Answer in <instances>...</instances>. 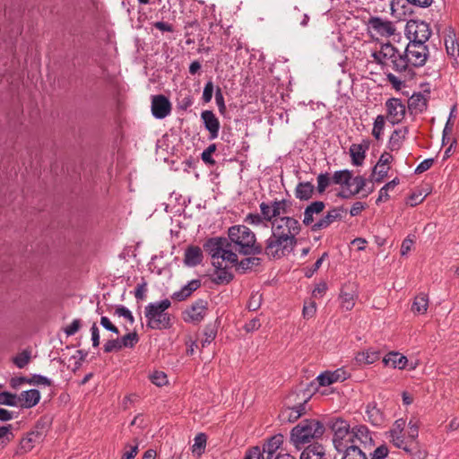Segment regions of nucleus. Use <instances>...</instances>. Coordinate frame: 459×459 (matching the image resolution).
Masks as SVG:
<instances>
[{
    "label": "nucleus",
    "instance_id": "1",
    "mask_svg": "<svg viewBox=\"0 0 459 459\" xmlns=\"http://www.w3.org/2000/svg\"><path fill=\"white\" fill-rule=\"evenodd\" d=\"M299 221L293 216H281L271 223V236L264 241V255L269 259H280L290 255L301 232Z\"/></svg>",
    "mask_w": 459,
    "mask_h": 459
},
{
    "label": "nucleus",
    "instance_id": "2",
    "mask_svg": "<svg viewBox=\"0 0 459 459\" xmlns=\"http://www.w3.org/2000/svg\"><path fill=\"white\" fill-rule=\"evenodd\" d=\"M229 242L241 255H264V247L257 243L255 234L245 225H234L228 230Z\"/></svg>",
    "mask_w": 459,
    "mask_h": 459
},
{
    "label": "nucleus",
    "instance_id": "3",
    "mask_svg": "<svg viewBox=\"0 0 459 459\" xmlns=\"http://www.w3.org/2000/svg\"><path fill=\"white\" fill-rule=\"evenodd\" d=\"M325 431V425L316 419H304L290 431V443L300 450L312 440L321 438Z\"/></svg>",
    "mask_w": 459,
    "mask_h": 459
},
{
    "label": "nucleus",
    "instance_id": "4",
    "mask_svg": "<svg viewBox=\"0 0 459 459\" xmlns=\"http://www.w3.org/2000/svg\"><path fill=\"white\" fill-rule=\"evenodd\" d=\"M171 306L169 299H165L159 302L149 303L144 308V316L147 319V327L151 329H169L172 323V316L166 312Z\"/></svg>",
    "mask_w": 459,
    "mask_h": 459
},
{
    "label": "nucleus",
    "instance_id": "5",
    "mask_svg": "<svg viewBox=\"0 0 459 459\" xmlns=\"http://www.w3.org/2000/svg\"><path fill=\"white\" fill-rule=\"evenodd\" d=\"M327 426L333 433V444L336 451L343 450L346 446L352 444L351 428L347 420L333 418L328 420Z\"/></svg>",
    "mask_w": 459,
    "mask_h": 459
},
{
    "label": "nucleus",
    "instance_id": "6",
    "mask_svg": "<svg viewBox=\"0 0 459 459\" xmlns=\"http://www.w3.org/2000/svg\"><path fill=\"white\" fill-rule=\"evenodd\" d=\"M403 54L406 56L407 62L410 63L411 66L418 68L425 65L429 51L426 44H421L418 41H409Z\"/></svg>",
    "mask_w": 459,
    "mask_h": 459
},
{
    "label": "nucleus",
    "instance_id": "7",
    "mask_svg": "<svg viewBox=\"0 0 459 459\" xmlns=\"http://www.w3.org/2000/svg\"><path fill=\"white\" fill-rule=\"evenodd\" d=\"M429 24L423 21L410 20L405 26V35L409 41L426 44L431 36Z\"/></svg>",
    "mask_w": 459,
    "mask_h": 459
},
{
    "label": "nucleus",
    "instance_id": "8",
    "mask_svg": "<svg viewBox=\"0 0 459 459\" xmlns=\"http://www.w3.org/2000/svg\"><path fill=\"white\" fill-rule=\"evenodd\" d=\"M207 310V300L199 299L183 312V319L186 323L198 324L204 320Z\"/></svg>",
    "mask_w": 459,
    "mask_h": 459
},
{
    "label": "nucleus",
    "instance_id": "9",
    "mask_svg": "<svg viewBox=\"0 0 459 459\" xmlns=\"http://www.w3.org/2000/svg\"><path fill=\"white\" fill-rule=\"evenodd\" d=\"M45 437L44 423L38 421L35 429L29 432L26 437H22L20 441L21 453H28L35 446L43 441Z\"/></svg>",
    "mask_w": 459,
    "mask_h": 459
},
{
    "label": "nucleus",
    "instance_id": "10",
    "mask_svg": "<svg viewBox=\"0 0 459 459\" xmlns=\"http://www.w3.org/2000/svg\"><path fill=\"white\" fill-rule=\"evenodd\" d=\"M386 117L392 125L399 124L405 117L406 109L401 99L390 98L385 101Z\"/></svg>",
    "mask_w": 459,
    "mask_h": 459
},
{
    "label": "nucleus",
    "instance_id": "11",
    "mask_svg": "<svg viewBox=\"0 0 459 459\" xmlns=\"http://www.w3.org/2000/svg\"><path fill=\"white\" fill-rule=\"evenodd\" d=\"M325 208L323 201H314L305 207L302 224L309 227L312 232H316L314 226L316 225V217L321 214Z\"/></svg>",
    "mask_w": 459,
    "mask_h": 459
},
{
    "label": "nucleus",
    "instance_id": "12",
    "mask_svg": "<svg viewBox=\"0 0 459 459\" xmlns=\"http://www.w3.org/2000/svg\"><path fill=\"white\" fill-rule=\"evenodd\" d=\"M230 247V242L227 238L216 237L211 238L204 244V251L212 256V259L220 258L224 248Z\"/></svg>",
    "mask_w": 459,
    "mask_h": 459
},
{
    "label": "nucleus",
    "instance_id": "13",
    "mask_svg": "<svg viewBox=\"0 0 459 459\" xmlns=\"http://www.w3.org/2000/svg\"><path fill=\"white\" fill-rule=\"evenodd\" d=\"M171 111V103L169 100L162 95H154L152 100V113L157 119H163L169 115Z\"/></svg>",
    "mask_w": 459,
    "mask_h": 459
},
{
    "label": "nucleus",
    "instance_id": "14",
    "mask_svg": "<svg viewBox=\"0 0 459 459\" xmlns=\"http://www.w3.org/2000/svg\"><path fill=\"white\" fill-rule=\"evenodd\" d=\"M346 212L347 210L343 206L333 207L328 210L326 214L316 221L314 230H322L328 228L334 221H341L343 218V213Z\"/></svg>",
    "mask_w": 459,
    "mask_h": 459
},
{
    "label": "nucleus",
    "instance_id": "15",
    "mask_svg": "<svg viewBox=\"0 0 459 459\" xmlns=\"http://www.w3.org/2000/svg\"><path fill=\"white\" fill-rule=\"evenodd\" d=\"M351 439L352 444L363 445L365 448L367 446L371 447L374 445L371 433L365 425H356L351 428Z\"/></svg>",
    "mask_w": 459,
    "mask_h": 459
},
{
    "label": "nucleus",
    "instance_id": "16",
    "mask_svg": "<svg viewBox=\"0 0 459 459\" xmlns=\"http://www.w3.org/2000/svg\"><path fill=\"white\" fill-rule=\"evenodd\" d=\"M368 25L370 29L376 31L382 37H389L394 34L395 28L390 21L383 20L380 17L375 16L368 20Z\"/></svg>",
    "mask_w": 459,
    "mask_h": 459
},
{
    "label": "nucleus",
    "instance_id": "17",
    "mask_svg": "<svg viewBox=\"0 0 459 459\" xmlns=\"http://www.w3.org/2000/svg\"><path fill=\"white\" fill-rule=\"evenodd\" d=\"M201 119L204 128L209 132V140H214L219 135L220 121L212 110H204Z\"/></svg>",
    "mask_w": 459,
    "mask_h": 459
},
{
    "label": "nucleus",
    "instance_id": "18",
    "mask_svg": "<svg viewBox=\"0 0 459 459\" xmlns=\"http://www.w3.org/2000/svg\"><path fill=\"white\" fill-rule=\"evenodd\" d=\"M214 266V273L212 275V281L217 285L230 283L234 275L229 271L228 267H222L221 262H212Z\"/></svg>",
    "mask_w": 459,
    "mask_h": 459
},
{
    "label": "nucleus",
    "instance_id": "19",
    "mask_svg": "<svg viewBox=\"0 0 459 459\" xmlns=\"http://www.w3.org/2000/svg\"><path fill=\"white\" fill-rule=\"evenodd\" d=\"M356 297V287L354 283H346L341 289L340 299L342 307L346 310H351L354 307Z\"/></svg>",
    "mask_w": 459,
    "mask_h": 459
},
{
    "label": "nucleus",
    "instance_id": "20",
    "mask_svg": "<svg viewBox=\"0 0 459 459\" xmlns=\"http://www.w3.org/2000/svg\"><path fill=\"white\" fill-rule=\"evenodd\" d=\"M393 69L399 73L404 74L408 78H412L415 75V72L411 66L410 63L407 62L406 56L403 53L396 55V56L391 61Z\"/></svg>",
    "mask_w": 459,
    "mask_h": 459
},
{
    "label": "nucleus",
    "instance_id": "21",
    "mask_svg": "<svg viewBox=\"0 0 459 459\" xmlns=\"http://www.w3.org/2000/svg\"><path fill=\"white\" fill-rule=\"evenodd\" d=\"M40 400V393L37 389H30L23 391L18 396V402L22 408L30 409L39 403Z\"/></svg>",
    "mask_w": 459,
    "mask_h": 459
},
{
    "label": "nucleus",
    "instance_id": "22",
    "mask_svg": "<svg viewBox=\"0 0 459 459\" xmlns=\"http://www.w3.org/2000/svg\"><path fill=\"white\" fill-rule=\"evenodd\" d=\"M204 255L201 247L198 246H189L185 250L184 264L189 267H195L200 264Z\"/></svg>",
    "mask_w": 459,
    "mask_h": 459
},
{
    "label": "nucleus",
    "instance_id": "23",
    "mask_svg": "<svg viewBox=\"0 0 459 459\" xmlns=\"http://www.w3.org/2000/svg\"><path fill=\"white\" fill-rule=\"evenodd\" d=\"M247 257L241 259L238 263L237 272L240 274H245L252 271H256V268L261 266L263 259L257 255H246Z\"/></svg>",
    "mask_w": 459,
    "mask_h": 459
},
{
    "label": "nucleus",
    "instance_id": "24",
    "mask_svg": "<svg viewBox=\"0 0 459 459\" xmlns=\"http://www.w3.org/2000/svg\"><path fill=\"white\" fill-rule=\"evenodd\" d=\"M366 415L368 421L373 426H382L385 423V415L383 411L377 407L376 402H371L367 404Z\"/></svg>",
    "mask_w": 459,
    "mask_h": 459
},
{
    "label": "nucleus",
    "instance_id": "25",
    "mask_svg": "<svg viewBox=\"0 0 459 459\" xmlns=\"http://www.w3.org/2000/svg\"><path fill=\"white\" fill-rule=\"evenodd\" d=\"M300 459H326L325 449L316 442L310 444L302 451Z\"/></svg>",
    "mask_w": 459,
    "mask_h": 459
},
{
    "label": "nucleus",
    "instance_id": "26",
    "mask_svg": "<svg viewBox=\"0 0 459 459\" xmlns=\"http://www.w3.org/2000/svg\"><path fill=\"white\" fill-rule=\"evenodd\" d=\"M315 193V186L311 182H299L294 190L295 197L300 201L310 200Z\"/></svg>",
    "mask_w": 459,
    "mask_h": 459
},
{
    "label": "nucleus",
    "instance_id": "27",
    "mask_svg": "<svg viewBox=\"0 0 459 459\" xmlns=\"http://www.w3.org/2000/svg\"><path fill=\"white\" fill-rule=\"evenodd\" d=\"M369 143L366 142L365 144H351L350 147V155L351 162L355 166H360L365 160L366 151L368 149Z\"/></svg>",
    "mask_w": 459,
    "mask_h": 459
},
{
    "label": "nucleus",
    "instance_id": "28",
    "mask_svg": "<svg viewBox=\"0 0 459 459\" xmlns=\"http://www.w3.org/2000/svg\"><path fill=\"white\" fill-rule=\"evenodd\" d=\"M408 359L405 356L399 352L392 351L385 355L383 359V363L385 366H390L394 368L403 369L406 367Z\"/></svg>",
    "mask_w": 459,
    "mask_h": 459
},
{
    "label": "nucleus",
    "instance_id": "29",
    "mask_svg": "<svg viewBox=\"0 0 459 459\" xmlns=\"http://www.w3.org/2000/svg\"><path fill=\"white\" fill-rule=\"evenodd\" d=\"M367 179L362 176L352 177L351 185H355L354 189H348V191H341L337 196L342 199H348L355 195H358L365 186Z\"/></svg>",
    "mask_w": 459,
    "mask_h": 459
},
{
    "label": "nucleus",
    "instance_id": "30",
    "mask_svg": "<svg viewBox=\"0 0 459 459\" xmlns=\"http://www.w3.org/2000/svg\"><path fill=\"white\" fill-rule=\"evenodd\" d=\"M337 452L342 454V459H368L366 453L356 444H349L343 450Z\"/></svg>",
    "mask_w": 459,
    "mask_h": 459
},
{
    "label": "nucleus",
    "instance_id": "31",
    "mask_svg": "<svg viewBox=\"0 0 459 459\" xmlns=\"http://www.w3.org/2000/svg\"><path fill=\"white\" fill-rule=\"evenodd\" d=\"M380 358V351L375 349H368L367 351L358 352L355 359L356 361L361 365H369L378 360Z\"/></svg>",
    "mask_w": 459,
    "mask_h": 459
},
{
    "label": "nucleus",
    "instance_id": "32",
    "mask_svg": "<svg viewBox=\"0 0 459 459\" xmlns=\"http://www.w3.org/2000/svg\"><path fill=\"white\" fill-rule=\"evenodd\" d=\"M408 133L407 127L395 129L388 141V148L391 151H398L402 146V142L405 138V135Z\"/></svg>",
    "mask_w": 459,
    "mask_h": 459
},
{
    "label": "nucleus",
    "instance_id": "33",
    "mask_svg": "<svg viewBox=\"0 0 459 459\" xmlns=\"http://www.w3.org/2000/svg\"><path fill=\"white\" fill-rule=\"evenodd\" d=\"M273 215H275L276 218H281V214L282 216H286L285 214H288L292 206V201L289 199H282V200H277L275 199L273 201Z\"/></svg>",
    "mask_w": 459,
    "mask_h": 459
},
{
    "label": "nucleus",
    "instance_id": "34",
    "mask_svg": "<svg viewBox=\"0 0 459 459\" xmlns=\"http://www.w3.org/2000/svg\"><path fill=\"white\" fill-rule=\"evenodd\" d=\"M352 172L349 169L337 170L332 177V182L335 185L345 186L350 188L351 186Z\"/></svg>",
    "mask_w": 459,
    "mask_h": 459
},
{
    "label": "nucleus",
    "instance_id": "35",
    "mask_svg": "<svg viewBox=\"0 0 459 459\" xmlns=\"http://www.w3.org/2000/svg\"><path fill=\"white\" fill-rule=\"evenodd\" d=\"M427 106V100L423 97V95L420 92L413 94L408 101L409 109L414 110L419 113H422L424 110H426Z\"/></svg>",
    "mask_w": 459,
    "mask_h": 459
},
{
    "label": "nucleus",
    "instance_id": "36",
    "mask_svg": "<svg viewBox=\"0 0 459 459\" xmlns=\"http://www.w3.org/2000/svg\"><path fill=\"white\" fill-rule=\"evenodd\" d=\"M283 442V436L281 434L274 435L268 441L264 444L261 448L266 454H275Z\"/></svg>",
    "mask_w": 459,
    "mask_h": 459
},
{
    "label": "nucleus",
    "instance_id": "37",
    "mask_svg": "<svg viewBox=\"0 0 459 459\" xmlns=\"http://www.w3.org/2000/svg\"><path fill=\"white\" fill-rule=\"evenodd\" d=\"M429 307V299L426 294L420 293L416 296L411 306V310L419 314H424Z\"/></svg>",
    "mask_w": 459,
    "mask_h": 459
},
{
    "label": "nucleus",
    "instance_id": "38",
    "mask_svg": "<svg viewBox=\"0 0 459 459\" xmlns=\"http://www.w3.org/2000/svg\"><path fill=\"white\" fill-rule=\"evenodd\" d=\"M218 325L217 323H209L205 325L204 334V339L202 341V347L210 344L217 336Z\"/></svg>",
    "mask_w": 459,
    "mask_h": 459
},
{
    "label": "nucleus",
    "instance_id": "39",
    "mask_svg": "<svg viewBox=\"0 0 459 459\" xmlns=\"http://www.w3.org/2000/svg\"><path fill=\"white\" fill-rule=\"evenodd\" d=\"M400 180L398 178H394L393 180L386 183L381 189L379 190L378 197L376 201L377 204H379L383 200H388L389 195L388 192L391 189H394L398 184Z\"/></svg>",
    "mask_w": 459,
    "mask_h": 459
},
{
    "label": "nucleus",
    "instance_id": "40",
    "mask_svg": "<svg viewBox=\"0 0 459 459\" xmlns=\"http://www.w3.org/2000/svg\"><path fill=\"white\" fill-rule=\"evenodd\" d=\"M207 441V436L204 433H199L194 439V445L192 446L193 454L201 455L205 449Z\"/></svg>",
    "mask_w": 459,
    "mask_h": 459
},
{
    "label": "nucleus",
    "instance_id": "41",
    "mask_svg": "<svg viewBox=\"0 0 459 459\" xmlns=\"http://www.w3.org/2000/svg\"><path fill=\"white\" fill-rule=\"evenodd\" d=\"M238 253L236 252L232 247H227V248H224L220 258H221L223 261H227V262L230 263L232 265L235 266L236 271H237L238 270V263H239V260L238 258Z\"/></svg>",
    "mask_w": 459,
    "mask_h": 459
},
{
    "label": "nucleus",
    "instance_id": "42",
    "mask_svg": "<svg viewBox=\"0 0 459 459\" xmlns=\"http://www.w3.org/2000/svg\"><path fill=\"white\" fill-rule=\"evenodd\" d=\"M238 253L236 252L232 247H227V248H224L220 258H221L223 261H227V262L230 263L232 265L235 266L236 271H237L238 270V263H239V260L238 258Z\"/></svg>",
    "mask_w": 459,
    "mask_h": 459
},
{
    "label": "nucleus",
    "instance_id": "43",
    "mask_svg": "<svg viewBox=\"0 0 459 459\" xmlns=\"http://www.w3.org/2000/svg\"><path fill=\"white\" fill-rule=\"evenodd\" d=\"M216 144L212 143L202 152L201 159L206 165L212 167L216 164L215 160L212 158V154L216 152Z\"/></svg>",
    "mask_w": 459,
    "mask_h": 459
},
{
    "label": "nucleus",
    "instance_id": "44",
    "mask_svg": "<svg viewBox=\"0 0 459 459\" xmlns=\"http://www.w3.org/2000/svg\"><path fill=\"white\" fill-rule=\"evenodd\" d=\"M259 208H260V211H261V216L262 218L266 221H269L272 223V221H273V220H275V215H273V213L274 212H273V202L271 204H267V203H264V202H262L259 205Z\"/></svg>",
    "mask_w": 459,
    "mask_h": 459
},
{
    "label": "nucleus",
    "instance_id": "45",
    "mask_svg": "<svg viewBox=\"0 0 459 459\" xmlns=\"http://www.w3.org/2000/svg\"><path fill=\"white\" fill-rule=\"evenodd\" d=\"M120 343L124 348H134V345L139 342V336L135 331L128 333L119 338Z\"/></svg>",
    "mask_w": 459,
    "mask_h": 459
},
{
    "label": "nucleus",
    "instance_id": "46",
    "mask_svg": "<svg viewBox=\"0 0 459 459\" xmlns=\"http://www.w3.org/2000/svg\"><path fill=\"white\" fill-rule=\"evenodd\" d=\"M399 50L391 43H386L382 45L380 55H382V57L384 59H387L392 61L396 55L400 54Z\"/></svg>",
    "mask_w": 459,
    "mask_h": 459
},
{
    "label": "nucleus",
    "instance_id": "47",
    "mask_svg": "<svg viewBox=\"0 0 459 459\" xmlns=\"http://www.w3.org/2000/svg\"><path fill=\"white\" fill-rule=\"evenodd\" d=\"M385 123V117L383 115H378L374 121V126L372 129V134L377 139L379 140L384 131Z\"/></svg>",
    "mask_w": 459,
    "mask_h": 459
},
{
    "label": "nucleus",
    "instance_id": "48",
    "mask_svg": "<svg viewBox=\"0 0 459 459\" xmlns=\"http://www.w3.org/2000/svg\"><path fill=\"white\" fill-rule=\"evenodd\" d=\"M0 404L6 406H17L18 395L7 391L0 393Z\"/></svg>",
    "mask_w": 459,
    "mask_h": 459
},
{
    "label": "nucleus",
    "instance_id": "49",
    "mask_svg": "<svg viewBox=\"0 0 459 459\" xmlns=\"http://www.w3.org/2000/svg\"><path fill=\"white\" fill-rule=\"evenodd\" d=\"M445 46L448 56L455 57L459 55V44L451 36L445 39Z\"/></svg>",
    "mask_w": 459,
    "mask_h": 459
},
{
    "label": "nucleus",
    "instance_id": "50",
    "mask_svg": "<svg viewBox=\"0 0 459 459\" xmlns=\"http://www.w3.org/2000/svg\"><path fill=\"white\" fill-rule=\"evenodd\" d=\"M318 390L316 382L312 381L305 388H299V392L302 394L303 402L307 403L312 395Z\"/></svg>",
    "mask_w": 459,
    "mask_h": 459
},
{
    "label": "nucleus",
    "instance_id": "51",
    "mask_svg": "<svg viewBox=\"0 0 459 459\" xmlns=\"http://www.w3.org/2000/svg\"><path fill=\"white\" fill-rule=\"evenodd\" d=\"M332 182V178H330L329 174L321 173L317 176V186L316 190L319 194H322L325 191V189L329 186Z\"/></svg>",
    "mask_w": 459,
    "mask_h": 459
},
{
    "label": "nucleus",
    "instance_id": "52",
    "mask_svg": "<svg viewBox=\"0 0 459 459\" xmlns=\"http://www.w3.org/2000/svg\"><path fill=\"white\" fill-rule=\"evenodd\" d=\"M389 167H378V165H375L372 170V181L377 183L381 182L388 173Z\"/></svg>",
    "mask_w": 459,
    "mask_h": 459
},
{
    "label": "nucleus",
    "instance_id": "53",
    "mask_svg": "<svg viewBox=\"0 0 459 459\" xmlns=\"http://www.w3.org/2000/svg\"><path fill=\"white\" fill-rule=\"evenodd\" d=\"M30 359V352L28 351H23L13 358V363L17 368H23L29 363Z\"/></svg>",
    "mask_w": 459,
    "mask_h": 459
},
{
    "label": "nucleus",
    "instance_id": "54",
    "mask_svg": "<svg viewBox=\"0 0 459 459\" xmlns=\"http://www.w3.org/2000/svg\"><path fill=\"white\" fill-rule=\"evenodd\" d=\"M177 100L178 108L181 110H186L193 105V96L190 93L180 94Z\"/></svg>",
    "mask_w": 459,
    "mask_h": 459
},
{
    "label": "nucleus",
    "instance_id": "55",
    "mask_svg": "<svg viewBox=\"0 0 459 459\" xmlns=\"http://www.w3.org/2000/svg\"><path fill=\"white\" fill-rule=\"evenodd\" d=\"M123 349L122 344L120 343L119 338L108 340L103 345V351L105 353H111L114 351H119Z\"/></svg>",
    "mask_w": 459,
    "mask_h": 459
},
{
    "label": "nucleus",
    "instance_id": "56",
    "mask_svg": "<svg viewBox=\"0 0 459 459\" xmlns=\"http://www.w3.org/2000/svg\"><path fill=\"white\" fill-rule=\"evenodd\" d=\"M327 257H328V253L324 252L322 254L321 257H319L310 268L306 269L305 276L307 278L312 277L314 275V273L316 272H317V270L320 268V266L322 265V263L325 261V259H326Z\"/></svg>",
    "mask_w": 459,
    "mask_h": 459
},
{
    "label": "nucleus",
    "instance_id": "57",
    "mask_svg": "<svg viewBox=\"0 0 459 459\" xmlns=\"http://www.w3.org/2000/svg\"><path fill=\"white\" fill-rule=\"evenodd\" d=\"M150 379H151L152 383L157 386H163V385H167V383H168L167 375L162 371L153 372L151 375Z\"/></svg>",
    "mask_w": 459,
    "mask_h": 459
},
{
    "label": "nucleus",
    "instance_id": "58",
    "mask_svg": "<svg viewBox=\"0 0 459 459\" xmlns=\"http://www.w3.org/2000/svg\"><path fill=\"white\" fill-rule=\"evenodd\" d=\"M13 426L8 424L6 426L0 427V440L2 443H8L14 437L13 433L12 432Z\"/></svg>",
    "mask_w": 459,
    "mask_h": 459
},
{
    "label": "nucleus",
    "instance_id": "59",
    "mask_svg": "<svg viewBox=\"0 0 459 459\" xmlns=\"http://www.w3.org/2000/svg\"><path fill=\"white\" fill-rule=\"evenodd\" d=\"M213 91L215 92L214 85H213L212 79H210L205 83L204 91H203L202 100L204 103H209L212 100Z\"/></svg>",
    "mask_w": 459,
    "mask_h": 459
},
{
    "label": "nucleus",
    "instance_id": "60",
    "mask_svg": "<svg viewBox=\"0 0 459 459\" xmlns=\"http://www.w3.org/2000/svg\"><path fill=\"white\" fill-rule=\"evenodd\" d=\"M317 382V388L319 386H328L332 384H333V381L330 376V370H326L322 372L320 375L317 376L315 382Z\"/></svg>",
    "mask_w": 459,
    "mask_h": 459
},
{
    "label": "nucleus",
    "instance_id": "61",
    "mask_svg": "<svg viewBox=\"0 0 459 459\" xmlns=\"http://www.w3.org/2000/svg\"><path fill=\"white\" fill-rule=\"evenodd\" d=\"M215 101L219 108V112L221 114H224L226 112V105L224 101V97L222 93V90L220 86H217L215 89Z\"/></svg>",
    "mask_w": 459,
    "mask_h": 459
},
{
    "label": "nucleus",
    "instance_id": "62",
    "mask_svg": "<svg viewBox=\"0 0 459 459\" xmlns=\"http://www.w3.org/2000/svg\"><path fill=\"white\" fill-rule=\"evenodd\" d=\"M82 325L81 319H74L69 325L64 328V332L67 336L74 335L81 329Z\"/></svg>",
    "mask_w": 459,
    "mask_h": 459
},
{
    "label": "nucleus",
    "instance_id": "63",
    "mask_svg": "<svg viewBox=\"0 0 459 459\" xmlns=\"http://www.w3.org/2000/svg\"><path fill=\"white\" fill-rule=\"evenodd\" d=\"M330 376L333 381V383L336 382H342L349 378L350 374L347 373L346 370H344L342 368H337L336 370L330 371Z\"/></svg>",
    "mask_w": 459,
    "mask_h": 459
},
{
    "label": "nucleus",
    "instance_id": "64",
    "mask_svg": "<svg viewBox=\"0 0 459 459\" xmlns=\"http://www.w3.org/2000/svg\"><path fill=\"white\" fill-rule=\"evenodd\" d=\"M389 450L385 445H381L375 449V451L371 454L370 459H385L388 455Z\"/></svg>",
    "mask_w": 459,
    "mask_h": 459
}]
</instances>
